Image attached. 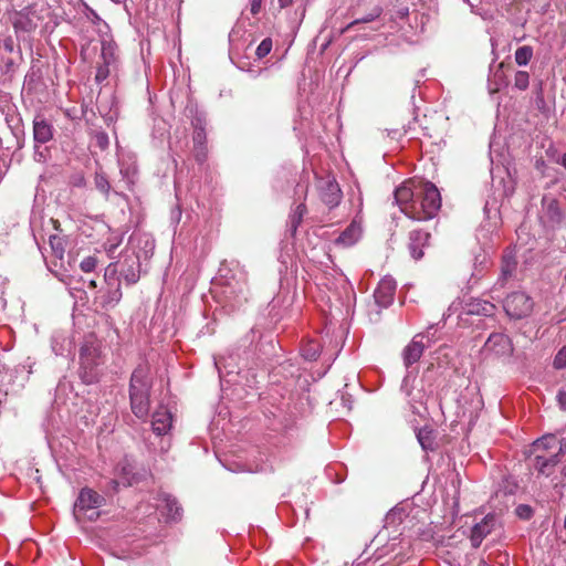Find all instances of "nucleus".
Instances as JSON below:
<instances>
[{"mask_svg":"<svg viewBox=\"0 0 566 566\" xmlns=\"http://www.w3.org/2000/svg\"><path fill=\"white\" fill-rule=\"evenodd\" d=\"M566 443L556 436L546 434L533 442L528 459L530 468L538 475L549 478L555 486L566 480V462L563 461Z\"/></svg>","mask_w":566,"mask_h":566,"instance_id":"nucleus-1","label":"nucleus"},{"mask_svg":"<svg viewBox=\"0 0 566 566\" xmlns=\"http://www.w3.org/2000/svg\"><path fill=\"white\" fill-rule=\"evenodd\" d=\"M151 387L150 367L147 364H139L129 380L130 409L139 419H145L149 413Z\"/></svg>","mask_w":566,"mask_h":566,"instance_id":"nucleus-2","label":"nucleus"},{"mask_svg":"<svg viewBox=\"0 0 566 566\" xmlns=\"http://www.w3.org/2000/svg\"><path fill=\"white\" fill-rule=\"evenodd\" d=\"M441 208V196L432 182H418L416 186V198L408 211V217L417 221L432 219Z\"/></svg>","mask_w":566,"mask_h":566,"instance_id":"nucleus-3","label":"nucleus"},{"mask_svg":"<svg viewBox=\"0 0 566 566\" xmlns=\"http://www.w3.org/2000/svg\"><path fill=\"white\" fill-rule=\"evenodd\" d=\"M119 273L127 284H135L140 277V254L128 249L122 255L118 263L109 264L105 272V279Z\"/></svg>","mask_w":566,"mask_h":566,"instance_id":"nucleus-4","label":"nucleus"},{"mask_svg":"<svg viewBox=\"0 0 566 566\" xmlns=\"http://www.w3.org/2000/svg\"><path fill=\"white\" fill-rule=\"evenodd\" d=\"M80 375L85 384H93L98 379L99 348L94 342L86 340L80 349Z\"/></svg>","mask_w":566,"mask_h":566,"instance_id":"nucleus-5","label":"nucleus"},{"mask_svg":"<svg viewBox=\"0 0 566 566\" xmlns=\"http://www.w3.org/2000/svg\"><path fill=\"white\" fill-rule=\"evenodd\" d=\"M534 308L533 298L523 291H515L503 300V310L511 319H522L530 316Z\"/></svg>","mask_w":566,"mask_h":566,"instance_id":"nucleus-6","label":"nucleus"},{"mask_svg":"<svg viewBox=\"0 0 566 566\" xmlns=\"http://www.w3.org/2000/svg\"><path fill=\"white\" fill-rule=\"evenodd\" d=\"M514 353V346L509 335L504 333H492L485 340L482 354L489 358L507 359Z\"/></svg>","mask_w":566,"mask_h":566,"instance_id":"nucleus-7","label":"nucleus"},{"mask_svg":"<svg viewBox=\"0 0 566 566\" xmlns=\"http://www.w3.org/2000/svg\"><path fill=\"white\" fill-rule=\"evenodd\" d=\"M104 503L105 499L103 495L90 488H84L78 494L74 509L76 512L84 513L88 520L94 521L99 516L96 510L103 506Z\"/></svg>","mask_w":566,"mask_h":566,"instance_id":"nucleus-8","label":"nucleus"},{"mask_svg":"<svg viewBox=\"0 0 566 566\" xmlns=\"http://www.w3.org/2000/svg\"><path fill=\"white\" fill-rule=\"evenodd\" d=\"M41 11L36 6H29L12 15V25L15 32L31 33L42 21Z\"/></svg>","mask_w":566,"mask_h":566,"instance_id":"nucleus-9","label":"nucleus"},{"mask_svg":"<svg viewBox=\"0 0 566 566\" xmlns=\"http://www.w3.org/2000/svg\"><path fill=\"white\" fill-rule=\"evenodd\" d=\"M316 186L321 200L328 208H334L339 205L342 199V190L334 177H319L317 178Z\"/></svg>","mask_w":566,"mask_h":566,"instance_id":"nucleus-10","label":"nucleus"},{"mask_svg":"<svg viewBox=\"0 0 566 566\" xmlns=\"http://www.w3.org/2000/svg\"><path fill=\"white\" fill-rule=\"evenodd\" d=\"M500 527V520L495 514H486L480 522L475 523L471 528V544L478 548L483 539Z\"/></svg>","mask_w":566,"mask_h":566,"instance_id":"nucleus-11","label":"nucleus"},{"mask_svg":"<svg viewBox=\"0 0 566 566\" xmlns=\"http://www.w3.org/2000/svg\"><path fill=\"white\" fill-rule=\"evenodd\" d=\"M33 364L34 363L31 361L29 357L23 364H19L12 369L0 365V375H3L2 380L8 377L9 381L17 384L19 387H23L29 379V375L32 373Z\"/></svg>","mask_w":566,"mask_h":566,"instance_id":"nucleus-12","label":"nucleus"},{"mask_svg":"<svg viewBox=\"0 0 566 566\" xmlns=\"http://www.w3.org/2000/svg\"><path fill=\"white\" fill-rule=\"evenodd\" d=\"M427 345L424 344V334H417L413 336L412 340L405 347L402 352V359L405 366L408 368L415 363H417Z\"/></svg>","mask_w":566,"mask_h":566,"instance_id":"nucleus-13","label":"nucleus"},{"mask_svg":"<svg viewBox=\"0 0 566 566\" xmlns=\"http://www.w3.org/2000/svg\"><path fill=\"white\" fill-rule=\"evenodd\" d=\"M415 380L416 377L408 373L402 379L400 389L408 398V403L410 405L412 411L418 413L417 405H423L426 402V395L421 389L417 390L416 392L413 391L415 388L412 384Z\"/></svg>","mask_w":566,"mask_h":566,"instance_id":"nucleus-14","label":"nucleus"},{"mask_svg":"<svg viewBox=\"0 0 566 566\" xmlns=\"http://www.w3.org/2000/svg\"><path fill=\"white\" fill-rule=\"evenodd\" d=\"M118 165H119V172H120L122 179L127 185V188H130L136 182L137 174H138L137 160H136L135 155H133V154L123 155L118 159Z\"/></svg>","mask_w":566,"mask_h":566,"instance_id":"nucleus-15","label":"nucleus"},{"mask_svg":"<svg viewBox=\"0 0 566 566\" xmlns=\"http://www.w3.org/2000/svg\"><path fill=\"white\" fill-rule=\"evenodd\" d=\"M395 201L400 207L401 212L408 217V211L405 208L411 209V205L416 198V186L413 182L406 181L395 190Z\"/></svg>","mask_w":566,"mask_h":566,"instance_id":"nucleus-16","label":"nucleus"},{"mask_svg":"<svg viewBox=\"0 0 566 566\" xmlns=\"http://www.w3.org/2000/svg\"><path fill=\"white\" fill-rule=\"evenodd\" d=\"M395 291L396 282L392 279H382L374 294L376 303L384 307L389 306L392 303Z\"/></svg>","mask_w":566,"mask_h":566,"instance_id":"nucleus-17","label":"nucleus"},{"mask_svg":"<svg viewBox=\"0 0 566 566\" xmlns=\"http://www.w3.org/2000/svg\"><path fill=\"white\" fill-rule=\"evenodd\" d=\"M430 233L422 230H413L409 234V251L415 260L423 256V248L428 245Z\"/></svg>","mask_w":566,"mask_h":566,"instance_id":"nucleus-18","label":"nucleus"},{"mask_svg":"<svg viewBox=\"0 0 566 566\" xmlns=\"http://www.w3.org/2000/svg\"><path fill=\"white\" fill-rule=\"evenodd\" d=\"M53 126L43 116L33 119V138L35 144H46L53 138Z\"/></svg>","mask_w":566,"mask_h":566,"instance_id":"nucleus-19","label":"nucleus"},{"mask_svg":"<svg viewBox=\"0 0 566 566\" xmlns=\"http://www.w3.org/2000/svg\"><path fill=\"white\" fill-rule=\"evenodd\" d=\"M171 424L172 416L170 411L160 406L153 415V431L158 436L166 434L171 429Z\"/></svg>","mask_w":566,"mask_h":566,"instance_id":"nucleus-20","label":"nucleus"},{"mask_svg":"<svg viewBox=\"0 0 566 566\" xmlns=\"http://www.w3.org/2000/svg\"><path fill=\"white\" fill-rule=\"evenodd\" d=\"M133 467L125 461L116 467V479L109 482V486L116 492L120 485L125 488L133 484Z\"/></svg>","mask_w":566,"mask_h":566,"instance_id":"nucleus-21","label":"nucleus"},{"mask_svg":"<svg viewBox=\"0 0 566 566\" xmlns=\"http://www.w3.org/2000/svg\"><path fill=\"white\" fill-rule=\"evenodd\" d=\"M161 504L158 507L161 510L163 515L169 521H178L181 516V507L175 497L169 494L163 493L159 495Z\"/></svg>","mask_w":566,"mask_h":566,"instance_id":"nucleus-22","label":"nucleus"},{"mask_svg":"<svg viewBox=\"0 0 566 566\" xmlns=\"http://www.w3.org/2000/svg\"><path fill=\"white\" fill-rule=\"evenodd\" d=\"M108 285V289L106 291H99L98 296L96 297L104 308L114 307L122 298L119 282L115 281L113 285L109 283Z\"/></svg>","mask_w":566,"mask_h":566,"instance_id":"nucleus-23","label":"nucleus"},{"mask_svg":"<svg viewBox=\"0 0 566 566\" xmlns=\"http://www.w3.org/2000/svg\"><path fill=\"white\" fill-rule=\"evenodd\" d=\"M543 218L552 224L562 221V211L558 201L551 196H544L542 199Z\"/></svg>","mask_w":566,"mask_h":566,"instance_id":"nucleus-24","label":"nucleus"},{"mask_svg":"<svg viewBox=\"0 0 566 566\" xmlns=\"http://www.w3.org/2000/svg\"><path fill=\"white\" fill-rule=\"evenodd\" d=\"M73 346V340L64 333L56 332L51 337V348L56 356L70 355Z\"/></svg>","mask_w":566,"mask_h":566,"instance_id":"nucleus-25","label":"nucleus"},{"mask_svg":"<svg viewBox=\"0 0 566 566\" xmlns=\"http://www.w3.org/2000/svg\"><path fill=\"white\" fill-rule=\"evenodd\" d=\"M495 305L489 301L474 298L467 304V313L471 315L493 316Z\"/></svg>","mask_w":566,"mask_h":566,"instance_id":"nucleus-26","label":"nucleus"},{"mask_svg":"<svg viewBox=\"0 0 566 566\" xmlns=\"http://www.w3.org/2000/svg\"><path fill=\"white\" fill-rule=\"evenodd\" d=\"M360 237V228L350 223L336 239L335 243L343 247H352Z\"/></svg>","mask_w":566,"mask_h":566,"instance_id":"nucleus-27","label":"nucleus"},{"mask_svg":"<svg viewBox=\"0 0 566 566\" xmlns=\"http://www.w3.org/2000/svg\"><path fill=\"white\" fill-rule=\"evenodd\" d=\"M417 439L421 448L426 451H432L436 448V434L430 427L420 428L417 432Z\"/></svg>","mask_w":566,"mask_h":566,"instance_id":"nucleus-28","label":"nucleus"},{"mask_svg":"<svg viewBox=\"0 0 566 566\" xmlns=\"http://www.w3.org/2000/svg\"><path fill=\"white\" fill-rule=\"evenodd\" d=\"M134 242H137L138 245L143 244L144 249V256L147 259L149 256V253L151 254L155 248L154 240L146 234L143 235H133L130 237L129 244H133Z\"/></svg>","mask_w":566,"mask_h":566,"instance_id":"nucleus-29","label":"nucleus"},{"mask_svg":"<svg viewBox=\"0 0 566 566\" xmlns=\"http://www.w3.org/2000/svg\"><path fill=\"white\" fill-rule=\"evenodd\" d=\"M490 264V256L485 251H480L475 254L473 265H474V272L472 273L473 276H480L482 272L489 266Z\"/></svg>","mask_w":566,"mask_h":566,"instance_id":"nucleus-30","label":"nucleus"},{"mask_svg":"<svg viewBox=\"0 0 566 566\" xmlns=\"http://www.w3.org/2000/svg\"><path fill=\"white\" fill-rule=\"evenodd\" d=\"M533 56V49L528 45L520 46L514 54L515 62L518 65H527Z\"/></svg>","mask_w":566,"mask_h":566,"instance_id":"nucleus-31","label":"nucleus"},{"mask_svg":"<svg viewBox=\"0 0 566 566\" xmlns=\"http://www.w3.org/2000/svg\"><path fill=\"white\" fill-rule=\"evenodd\" d=\"M94 184L98 191L108 197L111 192V184L104 172H95Z\"/></svg>","mask_w":566,"mask_h":566,"instance_id":"nucleus-32","label":"nucleus"},{"mask_svg":"<svg viewBox=\"0 0 566 566\" xmlns=\"http://www.w3.org/2000/svg\"><path fill=\"white\" fill-rule=\"evenodd\" d=\"M305 213H306V206L304 203H300L298 206H296V208L290 219V226L293 231H296V229L301 224L302 219Z\"/></svg>","mask_w":566,"mask_h":566,"instance_id":"nucleus-33","label":"nucleus"},{"mask_svg":"<svg viewBox=\"0 0 566 566\" xmlns=\"http://www.w3.org/2000/svg\"><path fill=\"white\" fill-rule=\"evenodd\" d=\"M101 59L103 60V63H105L106 65L112 66L115 64V52L112 44L103 43Z\"/></svg>","mask_w":566,"mask_h":566,"instance_id":"nucleus-34","label":"nucleus"},{"mask_svg":"<svg viewBox=\"0 0 566 566\" xmlns=\"http://www.w3.org/2000/svg\"><path fill=\"white\" fill-rule=\"evenodd\" d=\"M530 84V75L526 71H517L514 75V86L520 91H525Z\"/></svg>","mask_w":566,"mask_h":566,"instance_id":"nucleus-35","label":"nucleus"},{"mask_svg":"<svg viewBox=\"0 0 566 566\" xmlns=\"http://www.w3.org/2000/svg\"><path fill=\"white\" fill-rule=\"evenodd\" d=\"M50 247L54 253V255L59 259H63L64 255V243L63 239L57 235L50 237Z\"/></svg>","mask_w":566,"mask_h":566,"instance_id":"nucleus-36","label":"nucleus"},{"mask_svg":"<svg viewBox=\"0 0 566 566\" xmlns=\"http://www.w3.org/2000/svg\"><path fill=\"white\" fill-rule=\"evenodd\" d=\"M382 12V9L380 7H375L368 14L359 18V19H356L354 20L349 25L348 28L355 25V24H359V23H368V22H371L374 20H376L377 18L380 17Z\"/></svg>","mask_w":566,"mask_h":566,"instance_id":"nucleus-37","label":"nucleus"},{"mask_svg":"<svg viewBox=\"0 0 566 566\" xmlns=\"http://www.w3.org/2000/svg\"><path fill=\"white\" fill-rule=\"evenodd\" d=\"M272 45L273 44L271 38L263 39L255 50V55L258 59L265 57L271 52Z\"/></svg>","mask_w":566,"mask_h":566,"instance_id":"nucleus-38","label":"nucleus"},{"mask_svg":"<svg viewBox=\"0 0 566 566\" xmlns=\"http://www.w3.org/2000/svg\"><path fill=\"white\" fill-rule=\"evenodd\" d=\"M302 352L307 360H315L318 357V345L310 343L303 347Z\"/></svg>","mask_w":566,"mask_h":566,"instance_id":"nucleus-39","label":"nucleus"},{"mask_svg":"<svg viewBox=\"0 0 566 566\" xmlns=\"http://www.w3.org/2000/svg\"><path fill=\"white\" fill-rule=\"evenodd\" d=\"M516 262L511 255H504L502 260V266L501 271H503L505 274H513L515 270Z\"/></svg>","mask_w":566,"mask_h":566,"instance_id":"nucleus-40","label":"nucleus"},{"mask_svg":"<svg viewBox=\"0 0 566 566\" xmlns=\"http://www.w3.org/2000/svg\"><path fill=\"white\" fill-rule=\"evenodd\" d=\"M109 73H111V65H106L105 63H102L97 67L95 81L97 83H102L103 81H105L108 77Z\"/></svg>","mask_w":566,"mask_h":566,"instance_id":"nucleus-41","label":"nucleus"},{"mask_svg":"<svg viewBox=\"0 0 566 566\" xmlns=\"http://www.w3.org/2000/svg\"><path fill=\"white\" fill-rule=\"evenodd\" d=\"M554 367L562 369L566 367V347H563L554 358Z\"/></svg>","mask_w":566,"mask_h":566,"instance_id":"nucleus-42","label":"nucleus"},{"mask_svg":"<svg viewBox=\"0 0 566 566\" xmlns=\"http://www.w3.org/2000/svg\"><path fill=\"white\" fill-rule=\"evenodd\" d=\"M95 142H96V145L101 148V149H106L109 145V138H108V135L105 133V132H97L95 134Z\"/></svg>","mask_w":566,"mask_h":566,"instance_id":"nucleus-43","label":"nucleus"},{"mask_svg":"<svg viewBox=\"0 0 566 566\" xmlns=\"http://www.w3.org/2000/svg\"><path fill=\"white\" fill-rule=\"evenodd\" d=\"M96 266V259L93 256H87L82 260L80 268L83 272H92Z\"/></svg>","mask_w":566,"mask_h":566,"instance_id":"nucleus-44","label":"nucleus"},{"mask_svg":"<svg viewBox=\"0 0 566 566\" xmlns=\"http://www.w3.org/2000/svg\"><path fill=\"white\" fill-rule=\"evenodd\" d=\"M516 514L523 520H530L533 515V510L530 505L521 504L516 507Z\"/></svg>","mask_w":566,"mask_h":566,"instance_id":"nucleus-45","label":"nucleus"},{"mask_svg":"<svg viewBox=\"0 0 566 566\" xmlns=\"http://www.w3.org/2000/svg\"><path fill=\"white\" fill-rule=\"evenodd\" d=\"M511 276V274H505L503 271H501L497 281L494 283L492 287V292L495 293L496 291L503 289Z\"/></svg>","mask_w":566,"mask_h":566,"instance_id":"nucleus-46","label":"nucleus"},{"mask_svg":"<svg viewBox=\"0 0 566 566\" xmlns=\"http://www.w3.org/2000/svg\"><path fill=\"white\" fill-rule=\"evenodd\" d=\"M119 243H120V240H116V241L107 240V242L105 243V250L109 256H113V254L115 253Z\"/></svg>","mask_w":566,"mask_h":566,"instance_id":"nucleus-47","label":"nucleus"},{"mask_svg":"<svg viewBox=\"0 0 566 566\" xmlns=\"http://www.w3.org/2000/svg\"><path fill=\"white\" fill-rule=\"evenodd\" d=\"M40 145L41 144H35L34 159L41 163L45 161L46 159V149H40Z\"/></svg>","mask_w":566,"mask_h":566,"instance_id":"nucleus-48","label":"nucleus"},{"mask_svg":"<svg viewBox=\"0 0 566 566\" xmlns=\"http://www.w3.org/2000/svg\"><path fill=\"white\" fill-rule=\"evenodd\" d=\"M433 329L432 326H430L424 334V339H427V343H424L428 346H430L432 343L436 342V338H434V333H432L431 331Z\"/></svg>","mask_w":566,"mask_h":566,"instance_id":"nucleus-49","label":"nucleus"},{"mask_svg":"<svg viewBox=\"0 0 566 566\" xmlns=\"http://www.w3.org/2000/svg\"><path fill=\"white\" fill-rule=\"evenodd\" d=\"M261 6H262V0H251V7H250L251 13L253 15L258 14L261 10Z\"/></svg>","mask_w":566,"mask_h":566,"instance_id":"nucleus-50","label":"nucleus"},{"mask_svg":"<svg viewBox=\"0 0 566 566\" xmlns=\"http://www.w3.org/2000/svg\"><path fill=\"white\" fill-rule=\"evenodd\" d=\"M558 402H559V406L563 410H566V390H560L558 392Z\"/></svg>","mask_w":566,"mask_h":566,"instance_id":"nucleus-51","label":"nucleus"},{"mask_svg":"<svg viewBox=\"0 0 566 566\" xmlns=\"http://www.w3.org/2000/svg\"><path fill=\"white\" fill-rule=\"evenodd\" d=\"M205 139V133L203 130H198L196 132L195 136H193V140L196 144H202V140Z\"/></svg>","mask_w":566,"mask_h":566,"instance_id":"nucleus-52","label":"nucleus"},{"mask_svg":"<svg viewBox=\"0 0 566 566\" xmlns=\"http://www.w3.org/2000/svg\"><path fill=\"white\" fill-rule=\"evenodd\" d=\"M112 1H113L114 3H117V4H122V3H123V4H124L125 10L129 13V9H130V7H129V4H128L127 0H112Z\"/></svg>","mask_w":566,"mask_h":566,"instance_id":"nucleus-53","label":"nucleus"},{"mask_svg":"<svg viewBox=\"0 0 566 566\" xmlns=\"http://www.w3.org/2000/svg\"><path fill=\"white\" fill-rule=\"evenodd\" d=\"M293 0H279V3L282 8L290 6Z\"/></svg>","mask_w":566,"mask_h":566,"instance_id":"nucleus-54","label":"nucleus"},{"mask_svg":"<svg viewBox=\"0 0 566 566\" xmlns=\"http://www.w3.org/2000/svg\"><path fill=\"white\" fill-rule=\"evenodd\" d=\"M214 366L220 371L222 367V358L214 359Z\"/></svg>","mask_w":566,"mask_h":566,"instance_id":"nucleus-55","label":"nucleus"},{"mask_svg":"<svg viewBox=\"0 0 566 566\" xmlns=\"http://www.w3.org/2000/svg\"><path fill=\"white\" fill-rule=\"evenodd\" d=\"M512 192H513V186H510L509 188H505V189H504V193H505L506 196L511 195Z\"/></svg>","mask_w":566,"mask_h":566,"instance_id":"nucleus-56","label":"nucleus"},{"mask_svg":"<svg viewBox=\"0 0 566 566\" xmlns=\"http://www.w3.org/2000/svg\"><path fill=\"white\" fill-rule=\"evenodd\" d=\"M197 159H198V161H203L205 154H197Z\"/></svg>","mask_w":566,"mask_h":566,"instance_id":"nucleus-57","label":"nucleus"},{"mask_svg":"<svg viewBox=\"0 0 566 566\" xmlns=\"http://www.w3.org/2000/svg\"><path fill=\"white\" fill-rule=\"evenodd\" d=\"M562 165L566 168V154L562 158Z\"/></svg>","mask_w":566,"mask_h":566,"instance_id":"nucleus-58","label":"nucleus"},{"mask_svg":"<svg viewBox=\"0 0 566 566\" xmlns=\"http://www.w3.org/2000/svg\"><path fill=\"white\" fill-rule=\"evenodd\" d=\"M6 49L9 50V51H12V44L11 43H6Z\"/></svg>","mask_w":566,"mask_h":566,"instance_id":"nucleus-59","label":"nucleus"}]
</instances>
